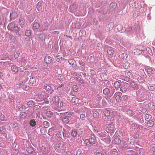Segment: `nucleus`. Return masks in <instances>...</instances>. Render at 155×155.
I'll return each instance as SVG.
<instances>
[{
	"label": "nucleus",
	"instance_id": "nucleus-12",
	"mask_svg": "<svg viewBox=\"0 0 155 155\" xmlns=\"http://www.w3.org/2000/svg\"><path fill=\"white\" fill-rule=\"evenodd\" d=\"M131 86L134 88L135 90L138 89L139 87V86L137 84H136L134 81H131L130 83Z\"/></svg>",
	"mask_w": 155,
	"mask_h": 155
},
{
	"label": "nucleus",
	"instance_id": "nucleus-25",
	"mask_svg": "<svg viewBox=\"0 0 155 155\" xmlns=\"http://www.w3.org/2000/svg\"><path fill=\"white\" fill-rule=\"evenodd\" d=\"M39 150L40 152L44 154H45V153L46 151V149L45 147L43 146L41 147L39 149Z\"/></svg>",
	"mask_w": 155,
	"mask_h": 155
},
{
	"label": "nucleus",
	"instance_id": "nucleus-7",
	"mask_svg": "<svg viewBox=\"0 0 155 155\" xmlns=\"http://www.w3.org/2000/svg\"><path fill=\"white\" fill-rule=\"evenodd\" d=\"M89 142V143L90 144H94L95 143V139L93 137H91L90 138L89 140H85V143H86L87 145L88 142Z\"/></svg>",
	"mask_w": 155,
	"mask_h": 155
},
{
	"label": "nucleus",
	"instance_id": "nucleus-43",
	"mask_svg": "<svg viewBox=\"0 0 155 155\" xmlns=\"http://www.w3.org/2000/svg\"><path fill=\"white\" fill-rule=\"evenodd\" d=\"M81 124L82 123H81V122L79 121L75 124V127L77 128H79L81 126Z\"/></svg>",
	"mask_w": 155,
	"mask_h": 155
},
{
	"label": "nucleus",
	"instance_id": "nucleus-1",
	"mask_svg": "<svg viewBox=\"0 0 155 155\" xmlns=\"http://www.w3.org/2000/svg\"><path fill=\"white\" fill-rule=\"evenodd\" d=\"M59 98L57 96L53 97L50 100V103L53 107L57 108L61 107L63 104L62 102L59 100Z\"/></svg>",
	"mask_w": 155,
	"mask_h": 155
},
{
	"label": "nucleus",
	"instance_id": "nucleus-42",
	"mask_svg": "<svg viewBox=\"0 0 155 155\" xmlns=\"http://www.w3.org/2000/svg\"><path fill=\"white\" fill-rule=\"evenodd\" d=\"M130 6H135L136 5L135 2L134 1H130Z\"/></svg>",
	"mask_w": 155,
	"mask_h": 155
},
{
	"label": "nucleus",
	"instance_id": "nucleus-48",
	"mask_svg": "<svg viewBox=\"0 0 155 155\" xmlns=\"http://www.w3.org/2000/svg\"><path fill=\"white\" fill-rule=\"evenodd\" d=\"M53 114V113L52 112L50 111H47V115L49 117H51Z\"/></svg>",
	"mask_w": 155,
	"mask_h": 155
},
{
	"label": "nucleus",
	"instance_id": "nucleus-5",
	"mask_svg": "<svg viewBox=\"0 0 155 155\" xmlns=\"http://www.w3.org/2000/svg\"><path fill=\"white\" fill-rule=\"evenodd\" d=\"M121 93L119 92H117L114 94V96L115 98L116 101L117 102H120L121 101L122 98L121 96Z\"/></svg>",
	"mask_w": 155,
	"mask_h": 155
},
{
	"label": "nucleus",
	"instance_id": "nucleus-52",
	"mask_svg": "<svg viewBox=\"0 0 155 155\" xmlns=\"http://www.w3.org/2000/svg\"><path fill=\"white\" fill-rule=\"evenodd\" d=\"M128 142H129L131 144L134 143V140L132 138H130V139L128 140Z\"/></svg>",
	"mask_w": 155,
	"mask_h": 155
},
{
	"label": "nucleus",
	"instance_id": "nucleus-45",
	"mask_svg": "<svg viewBox=\"0 0 155 155\" xmlns=\"http://www.w3.org/2000/svg\"><path fill=\"white\" fill-rule=\"evenodd\" d=\"M145 69L146 70H147L149 74H151L153 73V71L152 68H145Z\"/></svg>",
	"mask_w": 155,
	"mask_h": 155
},
{
	"label": "nucleus",
	"instance_id": "nucleus-38",
	"mask_svg": "<svg viewBox=\"0 0 155 155\" xmlns=\"http://www.w3.org/2000/svg\"><path fill=\"white\" fill-rule=\"evenodd\" d=\"M78 87L76 85H74L73 87V90L75 92H77L78 91Z\"/></svg>",
	"mask_w": 155,
	"mask_h": 155
},
{
	"label": "nucleus",
	"instance_id": "nucleus-13",
	"mask_svg": "<svg viewBox=\"0 0 155 155\" xmlns=\"http://www.w3.org/2000/svg\"><path fill=\"white\" fill-rule=\"evenodd\" d=\"M44 88L49 93L51 91V88L50 85L48 84H45L44 85Z\"/></svg>",
	"mask_w": 155,
	"mask_h": 155
},
{
	"label": "nucleus",
	"instance_id": "nucleus-16",
	"mask_svg": "<svg viewBox=\"0 0 155 155\" xmlns=\"http://www.w3.org/2000/svg\"><path fill=\"white\" fill-rule=\"evenodd\" d=\"M40 27L39 24L37 22H34L33 24V29L35 30L38 29Z\"/></svg>",
	"mask_w": 155,
	"mask_h": 155
},
{
	"label": "nucleus",
	"instance_id": "nucleus-17",
	"mask_svg": "<svg viewBox=\"0 0 155 155\" xmlns=\"http://www.w3.org/2000/svg\"><path fill=\"white\" fill-rule=\"evenodd\" d=\"M60 114L62 116L64 115L67 117H70L72 115L71 113L69 112H66L64 113H60Z\"/></svg>",
	"mask_w": 155,
	"mask_h": 155
},
{
	"label": "nucleus",
	"instance_id": "nucleus-57",
	"mask_svg": "<svg viewBox=\"0 0 155 155\" xmlns=\"http://www.w3.org/2000/svg\"><path fill=\"white\" fill-rule=\"evenodd\" d=\"M99 115V114L97 112H95L94 114L93 117L96 118Z\"/></svg>",
	"mask_w": 155,
	"mask_h": 155
},
{
	"label": "nucleus",
	"instance_id": "nucleus-61",
	"mask_svg": "<svg viewBox=\"0 0 155 155\" xmlns=\"http://www.w3.org/2000/svg\"><path fill=\"white\" fill-rule=\"evenodd\" d=\"M93 24L95 25H97L98 23L96 19H94Z\"/></svg>",
	"mask_w": 155,
	"mask_h": 155
},
{
	"label": "nucleus",
	"instance_id": "nucleus-4",
	"mask_svg": "<svg viewBox=\"0 0 155 155\" xmlns=\"http://www.w3.org/2000/svg\"><path fill=\"white\" fill-rule=\"evenodd\" d=\"M101 99V96L99 95H97L96 97V101L95 102V104H94L92 107H97Z\"/></svg>",
	"mask_w": 155,
	"mask_h": 155
},
{
	"label": "nucleus",
	"instance_id": "nucleus-47",
	"mask_svg": "<svg viewBox=\"0 0 155 155\" xmlns=\"http://www.w3.org/2000/svg\"><path fill=\"white\" fill-rule=\"evenodd\" d=\"M39 38L42 41L44 39V36L42 34H40L39 35Z\"/></svg>",
	"mask_w": 155,
	"mask_h": 155
},
{
	"label": "nucleus",
	"instance_id": "nucleus-62",
	"mask_svg": "<svg viewBox=\"0 0 155 155\" xmlns=\"http://www.w3.org/2000/svg\"><path fill=\"white\" fill-rule=\"evenodd\" d=\"M83 104L84 105H87V102L86 100L83 101Z\"/></svg>",
	"mask_w": 155,
	"mask_h": 155
},
{
	"label": "nucleus",
	"instance_id": "nucleus-49",
	"mask_svg": "<svg viewBox=\"0 0 155 155\" xmlns=\"http://www.w3.org/2000/svg\"><path fill=\"white\" fill-rule=\"evenodd\" d=\"M127 114L130 116H132L133 115V112L130 110H128L127 111Z\"/></svg>",
	"mask_w": 155,
	"mask_h": 155
},
{
	"label": "nucleus",
	"instance_id": "nucleus-24",
	"mask_svg": "<svg viewBox=\"0 0 155 155\" xmlns=\"http://www.w3.org/2000/svg\"><path fill=\"white\" fill-rule=\"evenodd\" d=\"M123 66L124 68H129L130 67V64L127 61L125 62V63L123 64Z\"/></svg>",
	"mask_w": 155,
	"mask_h": 155
},
{
	"label": "nucleus",
	"instance_id": "nucleus-40",
	"mask_svg": "<svg viewBox=\"0 0 155 155\" xmlns=\"http://www.w3.org/2000/svg\"><path fill=\"white\" fill-rule=\"evenodd\" d=\"M36 124L35 121L33 120H31L30 122V124L32 126H35Z\"/></svg>",
	"mask_w": 155,
	"mask_h": 155
},
{
	"label": "nucleus",
	"instance_id": "nucleus-36",
	"mask_svg": "<svg viewBox=\"0 0 155 155\" xmlns=\"http://www.w3.org/2000/svg\"><path fill=\"white\" fill-rule=\"evenodd\" d=\"M71 135L74 137H75L77 135V132L76 130H74L72 131L71 133Z\"/></svg>",
	"mask_w": 155,
	"mask_h": 155
},
{
	"label": "nucleus",
	"instance_id": "nucleus-6",
	"mask_svg": "<svg viewBox=\"0 0 155 155\" xmlns=\"http://www.w3.org/2000/svg\"><path fill=\"white\" fill-rule=\"evenodd\" d=\"M38 81V80L37 78L32 77L30 78L29 83L30 84L32 85L36 84Z\"/></svg>",
	"mask_w": 155,
	"mask_h": 155
},
{
	"label": "nucleus",
	"instance_id": "nucleus-2",
	"mask_svg": "<svg viewBox=\"0 0 155 155\" xmlns=\"http://www.w3.org/2000/svg\"><path fill=\"white\" fill-rule=\"evenodd\" d=\"M104 113L106 116L107 117V119L110 120H113L115 116V113L114 112H110L107 110H105L104 111Z\"/></svg>",
	"mask_w": 155,
	"mask_h": 155
},
{
	"label": "nucleus",
	"instance_id": "nucleus-35",
	"mask_svg": "<svg viewBox=\"0 0 155 155\" xmlns=\"http://www.w3.org/2000/svg\"><path fill=\"white\" fill-rule=\"evenodd\" d=\"M111 155H118L117 150L116 149L112 150L111 152Z\"/></svg>",
	"mask_w": 155,
	"mask_h": 155
},
{
	"label": "nucleus",
	"instance_id": "nucleus-63",
	"mask_svg": "<svg viewBox=\"0 0 155 155\" xmlns=\"http://www.w3.org/2000/svg\"><path fill=\"white\" fill-rule=\"evenodd\" d=\"M151 150L155 153V147H152L151 148Z\"/></svg>",
	"mask_w": 155,
	"mask_h": 155
},
{
	"label": "nucleus",
	"instance_id": "nucleus-50",
	"mask_svg": "<svg viewBox=\"0 0 155 155\" xmlns=\"http://www.w3.org/2000/svg\"><path fill=\"white\" fill-rule=\"evenodd\" d=\"M148 89L150 91L155 90V87L153 86H150L148 87Z\"/></svg>",
	"mask_w": 155,
	"mask_h": 155
},
{
	"label": "nucleus",
	"instance_id": "nucleus-33",
	"mask_svg": "<svg viewBox=\"0 0 155 155\" xmlns=\"http://www.w3.org/2000/svg\"><path fill=\"white\" fill-rule=\"evenodd\" d=\"M25 35L28 37L30 36L31 35V32L30 30H27L25 32Z\"/></svg>",
	"mask_w": 155,
	"mask_h": 155
},
{
	"label": "nucleus",
	"instance_id": "nucleus-60",
	"mask_svg": "<svg viewBox=\"0 0 155 155\" xmlns=\"http://www.w3.org/2000/svg\"><path fill=\"white\" fill-rule=\"evenodd\" d=\"M13 72H14V73L17 72L18 71V68H11Z\"/></svg>",
	"mask_w": 155,
	"mask_h": 155
},
{
	"label": "nucleus",
	"instance_id": "nucleus-22",
	"mask_svg": "<svg viewBox=\"0 0 155 155\" xmlns=\"http://www.w3.org/2000/svg\"><path fill=\"white\" fill-rule=\"evenodd\" d=\"M107 128L110 131H111L114 130V126L113 124H110L108 126Z\"/></svg>",
	"mask_w": 155,
	"mask_h": 155
},
{
	"label": "nucleus",
	"instance_id": "nucleus-3",
	"mask_svg": "<svg viewBox=\"0 0 155 155\" xmlns=\"http://www.w3.org/2000/svg\"><path fill=\"white\" fill-rule=\"evenodd\" d=\"M8 28L9 30H13L15 32H18L19 30V29L17 26H15L14 23L12 22L9 23L8 25Z\"/></svg>",
	"mask_w": 155,
	"mask_h": 155
},
{
	"label": "nucleus",
	"instance_id": "nucleus-30",
	"mask_svg": "<svg viewBox=\"0 0 155 155\" xmlns=\"http://www.w3.org/2000/svg\"><path fill=\"white\" fill-rule=\"evenodd\" d=\"M110 93V91L109 89L106 88L103 90V93L105 95L108 94Z\"/></svg>",
	"mask_w": 155,
	"mask_h": 155
},
{
	"label": "nucleus",
	"instance_id": "nucleus-58",
	"mask_svg": "<svg viewBox=\"0 0 155 155\" xmlns=\"http://www.w3.org/2000/svg\"><path fill=\"white\" fill-rule=\"evenodd\" d=\"M128 96H127L126 95H124L122 96L123 98V100H127V99L128 98Z\"/></svg>",
	"mask_w": 155,
	"mask_h": 155
},
{
	"label": "nucleus",
	"instance_id": "nucleus-53",
	"mask_svg": "<svg viewBox=\"0 0 155 155\" xmlns=\"http://www.w3.org/2000/svg\"><path fill=\"white\" fill-rule=\"evenodd\" d=\"M0 119L1 120L4 121L5 120V117L4 115L2 114H1L0 116Z\"/></svg>",
	"mask_w": 155,
	"mask_h": 155
},
{
	"label": "nucleus",
	"instance_id": "nucleus-9",
	"mask_svg": "<svg viewBox=\"0 0 155 155\" xmlns=\"http://www.w3.org/2000/svg\"><path fill=\"white\" fill-rule=\"evenodd\" d=\"M38 101H42L44 100L46 97V96L45 95V93H41V94H38Z\"/></svg>",
	"mask_w": 155,
	"mask_h": 155
},
{
	"label": "nucleus",
	"instance_id": "nucleus-59",
	"mask_svg": "<svg viewBox=\"0 0 155 155\" xmlns=\"http://www.w3.org/2000/svg\"><path fill=\"white\" fill-rule=\"evenodd\" d=\"M129 124L132 126H134L135 125V124H134V122L133 121L130 120L129 121Z\"/></svg>",
	"mask_w": 155,
	"mask_h": 155
},
{
	"label": "nucleus",
	"instance_id": "nucleus-39",
	"mask_svg": "<svg viewBox=\"0 0 155 155\" xmlns=\"http://www.w3.org/2000/svg\"><path fill=\"white\" fill-rule=\"evenodd\" d=\"M49 123L47 121H45L43 122V125L45 128L48 127L49 126Z\"/></svg>",
	"mask_w": 155,
	"mask_h": 155
},
{
	"label": "nucleus",
	"instance_id": "nucleus-28",
	"mask_svg": "<svg viewBox=\"0 0 155 155\" xmlns=\"http://www.w3.org/2000/svg\"><path fill=\"white\" fill-rule=\"evenodd\" d=\"M62 121L64 123L67 124L69 122V120L68 117L65 116L63 118Z\"/></svg>",
	"mask_w": 155,
	"mask_h": 155
},
{
	"label": "nucleus",
	"instance_id": "nucleus-41",
	"mask_svg": "<svg viewBox=\"0 0 155 155\" xmlns=\"http://www.w3.org/2000/svg\"><path fill=\"white\" fill-rule=\"evenodd\" d=\"M76 153L77 155H81L82 154V150L81 149H78L77 150Z\"/></svg>",
	"mask_w": 155,
	"mask_h": 155
},
{
	"label": "nucleus",
	"instance_id": "nucleus-51",
	"mask_svg": "<svg viewBox=\"0 0 155 155\" xmlns=\"http://www.w3.org/2000/svg\"><path fill=\"white\" fill-rule=\"evenodd\" d=\"M68 62L70 64L73 65H74L75 61L73 60L70 59L69 60Z\"/></svg>",
	"mask_w": 155,
	"mask_h": 155
},
{
	"label": "nucleus",
	"instance_id": "nucleus-27",
	"mask_svg": "<svg viewBox=\"0 0 155 155\" xmlns=\"http://www.w3.org/2000/svg\"><path fill=\"white\" fill-rule=\"evenodd\" d=\"M154 124V122L152 120H149L147 123V125L149 127H152Z\"/></svg>",
	"mask_w": 155,
	"mask_h": 155
},
{
	"label": "nucleus",
	"instance_id": "nucleus-32",
	"mask_svg": "<svg viewBox=\"0 0 155 155\" xmlns=\"http://www.w3.org/2000/svg\"><path fill=\"white\" fill-rule=\"evenodd\" d=\"M64 84H61L57 88V90L58 91H61L64 88Z\"/></svg>",
	"mask_w": 155,
	"mask_h": 155
},
{
	"label": "nucleus",
	"instance_id": "nucleus-46",
	"mask_svg": "<svg viewBox=\"0 0 155 155\" xmlns=\"http://www.w3.org/2000/svg\"><path fill=\"white\" fill-rule=\"evenodd\" d=\"M80 118L81 119L83 120H84L85 119L86 117L85 115L84 114H81L80 116Z\"/></svg>",
	"mask_w": 155,
	"mask_h": 155
},
{
	"label": "nucleus",
	"instance_id": "nucleus-64",
	"mask_svg": "<svg viewBox=\"0 0 155 155\" xmlns=\"http://www.w3.org/2000/svg\"><path fill=\"white\" fill-rule=\"evenodd\" d=\"M4 85H0V90H5V89L3 88V87H4Z\"/></svg>",
	"mask_w": 155,
	"mask_h": 155
},
{
	"label": "nucleus",
	"instance_id": "nucleus-8",
	"mask_svg": "<svg viewBox=\"0 0 155 155\" xmlns=\"http://www.w3.org/2000/svg\"><path fill=\"white\" fill-rule=\"evenodd\" d=\"M27 152L30 154H32L34 155H35L36 153L33 150V148L32 147H28L27 149Z\"/></svg>",
	"mask_w": 155,
	"mask_h": 155
},
{
	"label": "nucleus",
	"instance_id": "nucleus-15",
	"mask_svg": "<svg viewBox=\"0 0 155 155\" xmlns=\"http://www.w3.org/2000/svg\"><path fill=\"white\" fill-rule=\"evenodd\" d=\"M134 54L135 55H138L142 53V51L140 50L136 49H134L133 51Z\"/></svg>",
	"mask_w": 155,
	"mask_h": 155
},
{
	"label": "nucleus",
	"instance_id": "nucleus-55",
	"mask_svg": "<svg viewBox=\"0 0 155 155\" xmlns=\"http://www.w3.org/2000/svg\"><path fill=\"white\" fill-rule=\"evenodd\" d=\"M79 63L81 66L82 67H84L85 64L82 61H79Z\"/></svg>",
	"mask_w": 155,
	"mask_h": 155
},
{
	"label": "nucleus",
	"instance_id": "nucleus-34",
	"mask_svg": "<svg viewBox=\"0 0 155 155\" xmlns=\"http://www.w3.org/2000/svg\"><path fill=\"white\" fill-rule=\"evenodd\" d=\"M19 23L20 25L21 26V27H22V26L25 24V21L22 19H20L19 21Z\"/></svg>",
	"mask_w": 155,
	"mask_h": 155
},
{
	"label": "nucleus",
	"instance_id": "nucleus-26",
	"mask_svg": "<svg viewBox=\"0 0 155 155\" xmlns=\"http://www.w3.org/2000/svg\"><path fill=\"white\" fill-rule=\"evenodd\" d=\"M71 101L72 102L76 104L78 102V100L77 98L75 97H74L72 98Z\"/></svg>",
	"mask_w": 155,
	"mask_h": 155
},
{
	"label": "nucleus",
	"instance_id": "nucleus-23",
	"mask_svg": "<svg viewBox=\"0 0 155 155\" xmlns=\"http://www.w3.org/2000/svg\"><path fill=\"white\" fill-rule=\"evenodd\" d=\"M97 135L99 137L101 138L104 137L105 134L100 131H97Z\"/></svg>",
	"mask_w": 155,
	"mask_h": 155
},
{
	"label": "nucleus",
	"instance_id": "nucleus-37",
	"mask_svg": "<svg viewBox=\"0 0 155 155\" xmlns=\"http://www.w3.org/2000/svg\"><path fill=\"white\" fill-rule=\"evenodd\" d=\"M125 74H127V75L129 76L130 77L132 78L133 77V75L131 72H130V71H126L125 72Z\"/></svg>",
	"mask_w": 155,
	"mask_h": 155
},
{
	"label": "nucleus",
	"instance_id": "nucleus-31",
	"mask_svg": "<svg viewBox=\"0 0 155 155\" xmlns=\"http://www.w3.org/2000/svg\"><path fill=\"white\" fill-rule=\"evenodd\" d=\"M114 143L116 144H119L121 142L120 140L118 138L115 139L114 140Z\"/></svg>",
	"mask_w": 155,
	"mask_h": 155
},
{
	"label": "nucleus",
	"instance_id": "nucleus-20",
	"mask_svg": "<svg viewBox=\"0 0 155 155\" xmlns=\"http://www.w3.org/2000/svg\"><path fill=\"white\" fill-rule=\"evenodd\" d=\"M127 90V86L125 85L124 86H121L120 87V91L123 93H124L126 92Z\"/></svg>",
	"mask_w": 155,
	"mask_h": 155
},
{
	"label": "nucleus",
	"instance_id": "nucleus-44",
	"mask_svg": "<svg viewBox=\"0 0 155 155\" xmlns=\"http://www.w3.org/2000/svg\"><path fill=\"white\" fill-rule=\"evenodd\" d=\"M34 104L33 102L32 101H30L27 102V105L28 107H31Z\"/></svg>",
	"mask_w": 155,
	"mask_h": 155
},
{
	"label": "nucleus",
	"instance_id": "nucleus-21",
	"mask_svg": "<svg viewBox=\"0 0 155 155\" xmlns=\"http://www.w3.org/2000/svg\"><path fill=\"white\" fill-rule=\"evenodd\" d=\"M128 56L127 54L123 53L121 55V58L124 60H126Z\"/></svg>",
	"mask_w": 155,
	"mask_h": 155
},
{
	"label": "nucleus",
	"instance_id": "nucleus-54",
	"mask_svg": "<svg viewBox=\"0 0 155 155\" xmlns=\"http://www.w3.org/2000/svg\"><path fill=\"white\" fill-rule=\"evenodd\" d=\"M57 58L56 59V61L57 62H59L60 61V58H62V57H60L59 55H58L56 57Z\"/></svg>",
	"mask_w": 155,
	"mask_h": 155
},
{
	"label": "nucleus",
	"instance_id": "nucleus-29",
	"mask_svg": "<svg viewBox=\"0 0 155 155\" xmlns=\"http://www.w3.org/2000/svg\"><path fill=\"white\" fill-rule=\"evenodd\" d=\"M151 116L150 114H147L145 116V119L147 120H149L151 118Z\"/></svg>",
	"mask_w": 155,
	"mask_h": 155
},
{
	"label": "nucleus",
	"instance_id": "nucleus-10",
	"mask_svg": "<svg viewBox=\"0 0 155 155\" xmlns=\"http://www.w3.org/2000/svg\"><path fill=\"white\" fill-rule=\"evenodd\" d=\"M36 8L38 12L41 11L42 10V4L41 2H39L38 3L36 6Z\"/></svg>",
	"mask_w": 155,
	"mask_h": 155
},
{
	"label": "nucleus",
	"instance_id": "nucleus-18",
	"mask_svg": "<svg viewBox=\"0 0 155 155\" xmlns=\"http://www.w3.org/2000/svg\"><path fill=\"white\" fill-rule=\"evenodd\" d=\"M114 51L112 48H109L107 50V53L109 55H112L114 54Z\"/></svg>",
	"mask_w": 155,
	"mask_h": 155
},
{
	"label": "nucleus",
	"instance_id": "nucleus-11",
	"mask_svg": "<svg viewBox=\"0 0 155 155\" xmlns=\"http://www.w3.org/2000/svg\"><path fill=\"white\" fill-rule=\"evenodd\" d=\"M45 61L47 64H50L52 61L51 57L49 56H46L44 58Z\"/></svg>",
	"mask_w": 155,
	"mask_h": 155
},
{
	"label": "nucleus",
	"instance_id": "nucleus-19",
	"mask_svg": "<svg viewBox=\"0 0 155 155\" xmlns=\"http://www.w3.org/2000/svg\"><path fill=\"white\" fill-rule=\"evenodd\" d=\"M114 86L116 89H118L120 86V83L119 81H116L114 83Z\"/></svg>",
	"mask_w": 155,
	"mask_h": 155
},
{
	"label": "nucleus",
	"instance_id": "nucleus-56",
	"mask_svg": "<svg viewBox=\"0 0 155 155\" xmlns=\"http://www.w3.org/2000/svg\"><path fill=\"white\" fill-rule=\"evenodd\" d=\"M129 153L131 155H137L136 153L133 151H130L129 152Z\"/></svg>",
	"mask_w": 155,
	"mask_h": 155
},
{
	"label": "nucleus",
	"instance_id": "nucleus-14",
	"mask_svg": "<svg viewBox=\"0 0 155 155\" xmlns=\"http://www.w3.org/2000/svg\"><path fill=\"white\" fill-rule=\"evenodd\" d=\"M101 140L107 143H109L110 142V137L109 136H108L106 138H101Z\"/></svg>",
	"mask_w": 155,
	"mask_h": 155
}]
</instances>
